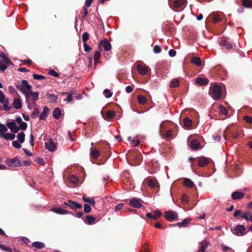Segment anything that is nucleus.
Masks as SVG:
<instances>
[{
  "label": "nucleus",
  "mask_w": 252,
  "mask_h": 252,
  "mask_svg": "<svg viewBox=\"0 0 252 252\" xmlns=\"http://www.w3.org/2000/svg\"><path fill=\"white\" fill-rule=\"evenodd\" d=\"M0 58H1L3 59V61L7 63V64H13V63H12V62L10 61V60L4 54V53L2 52H0Z\"/></svg>",
  "instance_id": "58836bf2"
},
{
  "label": "nucleus",
  "mask_w": 252,
  "mask_h": 252,
  "mask_svg": "<svg viewBox=\"0 0 252 252\" xmlns=\"http://www.w3.org/2000/svg\"><path fill=\"white\" fill-rule=\"evenodd\" d=\"M20 240L24 244L26 245H28V244L31 242L28 238L25 237H21Z\"/></svg>",
  "instance_id": "69168bd1"
},
{
  "label": "nucleus",
  "mask_w": 252,
  "mask_h": 252,
  "mask_svg": "<svg viewBox=\"0 0 252 252\" xmlns=\"http://www.w3.org/2000/svg\"><path fill=\"white\" fill-rule=\"evenodd\" d=\"M130 158L132 159H136V164H140V163L141 162V160H142V157H141V155L136 154V153L132 154L131 155Z\"/></svg>",
  "instance_id": "c85d7f7f"
},
{
  "label": "nucleus",
  "mask_w": 252,
  "mask_h": 252,
  "mask_svg": "<svg viewBox=\"0 0 252 252\" xmlns=\"http://www.w3.org/2000/svg\"><path fill=\"white\" fill-rule=\"evenodd\" d=\"M13 106L16 109H20L22 107V103L19 98H14L13 102Z\"/></svg>",
  "instance_id": "393cba45"
},
{
  "label": "nucleus",
  "mask_w": 252,
  "mask_h": 252,
  "mask_svg": "<svg viewBox=\"0 0 252 252\" xmlns=\"http://www.w3.org/2000/svg\"><path fill=\"white\" fill-rule=\"evenodd\" d=\"M184 185L189 188H192L194 186L193 182L188 178H185L184 181Z\"/></svg>",
  "instance_id": "a19ab883"
},
{
  "label": "nucleus",
  "mask_w": 252,
  "mask_h": 252,
  "mask_svg": "<svg viewBox=\"0 0 252 252\" xmlns=\"http://www.w3.org/2000/svg\"><path fill=\"white\" fill-rule=\"evenodd\" d=\"M83 200L88 203H89L93 206L95 205V201L93 198H87L86 195H83L82 197Z\"/></svg>",
  "instance_id": "f704fd0d"
},
{
  "label": "nucleus",
  "mask_w": 252,
  "mask_h": 252,
  "mask_svg": "<svg viewBox=\"0 0 252 252\" xmlns=\"http://www.w3.org/2000/svg\"><path fill=\"white\" fill-rule=\"evenodd\" d=\"M39 114V110L37 108H35L31 114V117L32 118L35 119L38 116V115Z\"/></svg>",
  "instance_id": "3c124183"
},
{
  "label": "nucleus",
  "mask_w": 252,
  "mask_h": 252,
  "mask_svg": "<svg viewBox=\"0 0 252 252\" xmlns=\"http://www.w3.org/2000/svg\"><path fill=\"white\" fill-rule=\"evenodd\" d=\"M242 218L244 219L252 222V214L250 211H246L242 215Z\"/></svg>",
  "instance_id": "a878e982"
},
{
  "label": "nucleus",
  "mask_w": 252,
  "mask_h": 252,
  "mask_svg": "<svg viewBox=\"0 0 252 252\" xmlns=\"http://www.w3.org/2000/svg\"><path fill=\"white\" fill-rule=\"evenodd\" d=\"M16 88L22 92L26 98V103H28L29 93L32 91V87L28 83L26 80L22 81V85L20 84H15Z\"/></svg>",
  "instance_id": "f257e3e1"
},
{
  "label": "nucleus",
  "mask_w": 252,
  "mask_h": 252,
  "mask_svg": "<svg viewBox=\"0 0 252 252\" xmlns=\"http://www.w3.org/2000/svg\"><path fill=\"white\" fill-rule=\"evenodd\" d=\"M164 217L169 221L177 220H178V214L175 211H167L164 213Z\"/></svg>",
  "instance_id": "6e6552de"
},
{
  "label": "nucleus",
  "mask_w": 252,
  "mask_h": 252,
  "mask_svg": "<svg viewBox=\"0 0 252 252\" xmlns=\"http://www.w3.org/2000/svg\"><path fill=\"white\" fill-rule=\"evenodd\" d=\"M184 126L186 127H190L192 125V121L189 118H185L183 120Z\"/></svg>",
  "instance_id": "c03bdc74"
},
{
  "label": "nucleus",
  "mask_w": 252,
  "mask_h": 252,
  "mask_svg": "<svg viewBox=\"0 0 252 252\" xmlns=\"http://www.w3.org/2000/svg\"><path fill=\"white\" fill-rule=\"evenodd\" d=\"M66 206L69 207L70 209L76 211L77 209H81L82 208V205L81 204L71 200H68L67 202H64L62 206L64 208H66Z\"/></svg>",
  "instance_id": "39448f33"
},
{
  "label": "nucleus",
  "mask_w": 252,
  "mask_h": 252,
  "mask_svg": "<svg viewBox=\"0 0 252 252\" xmlns=\"http://www.w3.org/2000/svg\"><path fill=\"white\" fill-rule=\"evenodd\" d=\"M213 22L214 23H217L221 21V19L217 14H214L212 17Z\"/></svg>",
  "instance_id": "49530a36"
},
{
  "label": "nucleus",
  "mask_w": 252,
  "mask_h": 252,
  "mask_svg": "<svg viewBox=\"0 0 252 252\" xmlns=\"http://www.w3.org/2000/svg\"><path fill=\"white\" fill-rule=\"evenodd\" d=\"M8 66L6 65L1 60H0V70L2 72L5 70Z\"/></svg>",
  "instance_id": "5fc2aeb1"
},
{
  "label": "nucleus",
  "mask_w": 252,
  "mask_h": 252,
  "mask_svg": "<svg viewBox=\"0 0 252 252\" xmlns=\"http://www.w3.org/2000/svg\"><path fill=\"white\" fill-rule=\"evenodd\" d=\"M220 111L221 114L226 116L228 114L227 110L225 107L222 106H220Z\"/></svg>",
  "instance_id": "603ef678"
},
{
  "label": "nucleus",
  "mask_w": 252,
  "mask_h": 252,
  "mask_svg": "<svg viewBox=\"0 0 252 252\" xmlns=\"http://www.w3.org/2000/svg\"><path fill=\"white\" fill-rule=\"evenodd\" d=\"M96 220L95 217L91 215H88L86 216L85 219H83L84 222L88 225H91L95 223Z\"/></svg>",
  "instance_id": "6ab92c4d"
},
{
  "label": "nucleus",
  "mask_w": 252,
  "mask_h": 252,
  "mask_svg": "<svg viewBox=\"0 0 252 252\" xmlns=\"http://www.w3.org/2000/svg\"><path fill=\"white\" fill-rule=\"evenodd\" d=\"M244 119L246 122L250 124H252V117L249 116H245L244 117Z\"/></svg>",
  "instance_id": "774afa93"
},
{
  "label": "nucleus",
  "mask_w": 252,
  "mask_h": 252,
  "mask_svg": "<svg viewBox=\"0 0 252 252\" xmlns=\"http://www.w3.org/2000/svg\"><path fill=\"white\" fill-rule=\"evenodd\" d=\"M161 51V48L158 45H156L154 48V52L156 54L160 53Z\"/></svg>",
  "instance_id": "338daca9"
},
{
  "label": "nucleus",
  "mask_w": 252,
  "mask_h": 252,
  "mask_svg": "<svg viewBox=\"0 0 252 252\" xmlns=\"http://www.w3.org/2000/svg\"><path fill=\"white\" fill-rule=\"evenodd\" d=\"M245 194L242 192L236 191L233 192L231 194V197L234 200H240L244 197Z\"/></svg>",
  "instance_id": "a211bd4d"
},
{
  "label": "nucleus",
  "mask_w": 252,
  "mask_h": 252,
  "mask_svg": "<svg viewBox=\"0 0 252 252\" xmlns=\"http://www.w3.org/2000/svg\"><path fill=\"white\" fill-rule=\"evenodd\" d=\"M6 126L10 129L11 132L16 133L19 131V129H21L23 131L25 130L27 128L28 125L26 123L22 122L19 124V126H16L15 122H11L7 123Z\"/></svg>",
  "instance_id": "f03ea898"
},
{
  "label": "nucleus",
  "mask_w": 252,
  "mask_h": 252,
  "mask_svg": "<svg viewBox=\"0 0 252 252\" xmlns=\"http://www.w3.org/2000/svg\"><path fill=\"white\" fill-rule=\"evenodd\" d=\"M17 137L19 142L21 143H23L25 141V134L23 132H21L18 134Z\"/></svg>",
  "instance_id": "37998d69"
},
{
  "label": "nucleus",
  "mask_w": 252,
  "mask_h": 252,
  "mask_svg": "<svg viewBox=\"0 0 252 252\" xmlns=\"http://www.w3.org/2000/svg\"><path fill=\"white\" fill-rule=\"evenodd\" d=\"M210 93L214 100H219L221 98L222 89L219 85H215L211 88Z\"/></svg>",
  "instance_id": "7ed1b4c3"
},
{
  "label": "nucleus",
  "mask_w": 252,
  "mask_h": 252,
  "mask_svg": "<svg viewBox=\"0 0 252 252\" xmlns=\"http://www.w3.org/2000/svg\"><path fill=\"white\" fill-rule=\"evenodd\" d=\"M190 221V219L187 218V219H185V220H184L181 222H178L176 224H170L169 226L171 227L175 226H178L179 227H186L189 223Z\"/></svg>",
  "instance_id": "f3484780"
},
{
  "label": "nucleus",
  "mask_w": 252,
  "mask_h": 252,
  "mask_svg": "<svg viewBox=\"0 0 252 252\" xmlns=\"http://www.w3.org/2000/svg\"><path fill=\"white\" fill-rule=\"evenodd\" d=\"M148 186L152 189L158 188L159 184L158 181L154 178H150L148 179Z\"/></svg>",
  "instance_id": "2eb2a0df"
},
{
  "label": "nucleus",
  "mask_w": 252,
  "mask_h": 252,
  "mask_svg": "<svg viewBox=\"0 0 252 252\" xmlns=\"http://www.w3.org/2000/svg\"><path fill=\"white\" fill-rule=\"evenodd\" d=\"M99 47L100 49V46H102L106 51H109L111 50L112 48L111 44L110 42L107 39L104 38V39L101 40L99 43Z\"/></svg>",
  "instance_id": "1a4fd4ad"
},
{
  "label": "nucleus",
  "mask_w": 252,
  "mask_h": 252,
  "mask_svg": "<svg viewBox=\"0 0 252 252\" xmlns=\"http://www.w3.org/2000/svg\"><path fill=\"white\" fill-rule=\"evenodd\" d=\"M181 200L182 202L187 203L189 202V197L186 194H184L181 197Z\"/></svg>",
  "instance_id": "e2e57ef3"
},
{
  "label": "nucleus",
  "mask_w": 252,
  "mask_h": 252,
  "mask_svg": "<svg viewBox=\"0 0 252 252\" xmlns=\"http://www.w3.org/2000/svg\"><path fill=\"white\" fill-rule=\"evenodd\" d=\"M90 37V34L87 32H85L82 35V40L83 43H87V41L89 40Z\"/></svg>",
  "instance_id": "de8ad7c7"
},
{
  "label": "nucleus",
  "mask_w": 252,
  "mask_h": 252,
  "mask_svg": "<svg viewBox=\"0 0 252 252\" xmlns=\"http://www.w3.org/2000/svg\"><path fill=\"white\" fill-rule=\"evenodd\" d=\"M100 57V52L99 51H96L94 52V64L96 65V64L100 62L99 58Z\"/></svg>",
  "instance_id": "7c9ffc66"
},
{
  "label": "nucleus",
  "mask_w": 252,
  "mask_h": 252,
  "mask_svg": "<svg viewBox=\"0 0 252 252\" xmlns=\"http://www.w3.org/2000/svg\"><path fill=\"white\" fill-rule=\"evenodd\" d=\"M61 114V109L59 108H56L53 112V116L56 119H59Z\"/></svg>",
  "instance_id": "473e14b6"
},
{
  "label": "nucleus",
  "mask_w": 252,
  "mask_h": 252,
  "mask_svg": "<svg viewBox=\"0 0 252 252\" xmlns=\"http://www.w3.org/2000/svg\"><path fill=\"white\" fill-rule=\"evenodd\" d=\"M83 10L84 12L82 15V19L84 20L86 18V17L88 14V12L87 8L85 6L83 7Z\"/></svg>",
  "instance_id": "4d7b16f0"
},
{
  "label": "nucleus",
  "mask_w": 252,
  "mask_h": 252,
  "mask_svg": "<svg viewBox=\"0 0 252 252\" xmlns=\"http://www.w3.org/2000/svg\"><path fill=\"white\" fill-rule=\"evenodd\" d=\"M209 163V160L207 158L200 157L198 158V165L200 167H204L207 165Z\"/></svg>",
  "instance_id": "aec40b11"
},
{
  "label": "nucleus",
  "mask_w": 252,
  "mask_h": 252,
  "mask_svg": "<svg viewBox=\"0 0 252 252\" xmlns=\"http://www.w3.org/2000/svg\"><path fill=\"white\" fill-rule=\"evenodd\" d=\"M38 96H39V93L37 92H32V91L29 93V97H28V103H27L29 108H30V109H31V108L30 107V103H29V100H30V97H32L31 99L32 100L36 101L38 99Z\"/></svg>",
  "instance_id": "f8f14e48"
},
{
  "label": "nucleus",
  "mask_w": 252,
  "mask_h": 252,
  "mask_svg": "<svg viewBox=\"0 0 252 252\" xmlns=\"http://www.w3.org/2000/svg\"><path fill=\"white\" fill-rule=\"evenodd\" d=\"M103 94L105 95L106 98H109L112 95V93L108 89H105L103 91Z\"/></svg>",
  "instance_id": "864d4df0"
},
{
  "label": "nucleus",
  "mask_w": 252,
  "mask_h": 252,
  "mask_svg": "<svg viewBox=\"0 0 252 252\" xmlns=\"http://www.w3.org/2000/svg\"><path fill=\"white\" fill-rule=\"evenodd\" d=\"M68 179L69 181L73 185L77 184L79 182L78 178L73 175H69Z\"/></svg>",
  "instance_id": "2f4dec72"
},
{
  "label": "nucleus",
  "mask_w": 252,
  "mask_h": 252,
  "mask_svg": "<svg viewBox=\"0 0 252 252\" xmlns=\"http://www.w3.org/2000/svg\"><path fill=\"white\" fill-rule=\"evenodd\" d=\"M161 215V212L159 210L155 211L153 214L151 213L146 214V217L147 218L154 220H157L158 218L160 217Z\"/></svg>",
  "instance_id": "ddd939ff"
},
{
  "label": "nucleus",
  "mask_w": 252,
  "mask_h": 252,
  "mask_svg": "<svg viewBox=\"0 0 252 252\" xmlns=\"http://www.w3.org/2000/svg\"><path fill=\"white\" fill-rule=\"evenodd\" d=\"M49 111V109L48 108V107L45 106L43 108V110L42 113L39 116L40 120H45L48 114Z\"/></svg>",
  "instance_id": "4be33fe9"
},
{
  "label": "nucleus",
  "mask_w": 252,
  "mask_h": 252,
  "mask_svg": "<svg viewBox=\"0 0 252 252\" xmlns=\"http://www.w3.org/2000/svg\"><path fill=\"white\" fill-rule=\"evenodd\" d=\"M200 245V246L197 252H204L208 246V243L206 242H202Z\"/></svg>",
  "instance_id": "79ce46f5"
},
{
  "label": "nucleus",
  "mask_w": 252,
  "mask_h": 252,
  "mask_svg": "<svg viewBox=\"0 0 252 252\" xmlns=\"http://www.w3.org/2000/svg\"><path fill=\"white\" fill-rule=\"evenodd\" d=\"M74 91H71L70 93H68L67 92H63L62 93V95H67V97L66 99H64V101H66L68 103H70L72 100V95L73 94Z\"/></svg>",
  "instance_id": "cd10ccee"
},
{
  "label": "nucleus",
  "mask_w": 252,
  "mask_h": 252,
  "mask_svg": "<svg viewBox=\"0 0 252 252\" xmlns=\"http://www.w3.org/2000/svg\"><path fill=\"white\" fill-rule=\"evenodd\" d=\"M141 201L140 198H133L129 201V204L132 207L140 208L142 206Z\"/></svg>",
  "instance_id": "9b49d317"
},
{
  "label": "nucleus",
  "mask_w": 252,
  "mask_h": 252,
  "mask_svg": "<svg viewBox=\"0 0 252 252\" xmlns=\"http://www.w3.org/2000/svg\"><path fill=\"white\" fill-rule=\"evenodd\" d=\"M190 147L193 150H197L200 148L199 142L197 140H193L190 142Z\"/></svg>",
  "instance_id": "5701e85b"
},
{
  "label": "nucleus",
  "mask_w": 252,
  "mask_h": 252,
  "mask_svg": "<svg viewBox=\"0 0 252 252\" xmlns=\"http://www.w3.org/2000/svg\"><path fill=\"white\" fill-rule=\"evenodd\" d=\"M48 73L50 75L53 76L55 77H59L60 76L59 73H58L57 72H56L55 70H54L53 69H50Z\"/></svg>",
  "instance_id": "6e6d98bb"
},
{
  "label": "nucleus",
  "mask_w": 252,
  "mask_h": 252,
  "mask_svg": "<svg viewBox=\"0 0 252 252\" xmlns=\"http://www.w3.org/2000/svg\"><path fill=\"white\" fill-rule=\"evenodd\" d=\"M220 45H221V46L225 47L226 49L228 50H230L232 48V45L228 41L225 40L221 41Z\"/></svg>",
  "instance_id": "72a5a7b5"
},
{
  "label": "nucleus",
  "mask_w": 252,
  "mask_h": 252,
  "mask_svg": "<svg viewBox=\"0 0 252 252\" xmlns=\"http://www.w3.org/2000/svg\"><path fill=\"white\" fill-rule=\"evenodd\" d=\"M115 115V112L114 110H109L106 114V116L108 119H111L113 118Z\"/></svg>",
  "instance_id": "09e8293b"
},
{
  "label": "nucleus",
  "mask_w": 252,
  "mask_h": 252,
  "mask_svg": "<svg viewBox=\"0 0 252 252\" xmlns=\"http://www.w3.org/2000/svg\"><path fill=\"white\" fill-rule=\"evenodd\" d=\"M196 83L199 86L206 85L208 84L209 80L208 79L202 77H197L195 80Z\"/></svg>",
  "instance_id": "412c9836"
},
{
  "label": "nucleus",
  "mask_w": 252,
  "mask_h": 252,
  "mask_svg": "<svg viewBox=\"0 0 252 252\" xmlns=\"http://www.w3.org/2000/svg\"><path fill=\"white\" fill-rule=\"evenodd\" d=\"M33 77L34 79L38 80L44 79L45 78V77L44 76L36 74H33Z\"/></svg>",
  "instance_id": "052dcab7"
},
{
  "label": "nucleus",
  "mask_w": 252,
  "mask_h": 252,
  "mask_svg": "<svg viewBox=\"0 0 252 252\" xmlns=\"http://www.w3.org/2000/svg\"><path fill=\"white\" fill-rule=\"evenodd\" d=\"M231 232L235 235L241 236L247 234L246 228L244 225L238 224L234 229L231 228Z\"/></svg>",
  "instance_id": "423d86ee"
},
{
  "label": "nucleus",
  "mask_w": 252,
  "mask_h": 252,
  "mask_svg": "<svg viewBox=\"0 0 252 252\" xmlns=\"http://www.w3.org/2000/svg\"><path fill=\"white\" fill-rule=\"evenodd\" d=\"M146 101L147 99L144 96L141 94L138 95V102L139 104H144Z\"/></svg>",
  "instance_id": "a18cd8bd"
},
{
  "label": "nucleus",
  "mask_w": 252,
  "mask_h": 252,
  "mask_svg": "<svg viewBox=\"0 0 252 252\" xmlns=\"http://www.w3.org/2000/svg\"><path fill=\"white\" fill-rule=\"evenodd\" d=\"M242 4L246 8H252V0H243Z\"/></svg>",
  "instance_id": "e433bc0d"
},
{
  "label": "nucleus",
  "mask_w": 252,
  "mask_h": 252,
  "mask_svg": "<svg viewBox=\"0 0 252 252\" xmlns=\"http://www.w3.org/2000/svg\"><path fill=\"white\" fill-rule=\"evenodd\" d=\"M7 128L6 126L4 124H2V125L0 126V134H3V133L7 131Z\"/></svg>",
  "instance_id": "0e129e2a"
},
{
  "label": "nucleus",
  "mask_w": 252,
  "mask_h": 252,
  "mask_svg": "<svg viewBox=\"0 0 252 252\" xmlns=\"http://www.w3.org/2000/svg\"><path fill=\"white\" fill-rule=\"evenodd\" d=\"M190 62L197 66H200L202 63L200 58L195 56L191 58Z\"/></svg>",
  "instance_id": "b1692460"
},
{
  "label": "nucleus",
  "mask_w": 252,
  "mask_h": 252,
  "mask_svg": "<svg viewBox=\"0 0 252 252\" xmlns=\"http://www.w3.org/2000/svg\"><path fill=\"white\" fill-rule=\"evenodd\" d=\"M32 247L38 248L39 249H42L45 247V244L43 243L40 242H34L32 243Z\"/></svg>",
  "instance_id": "c9c22d12"
},
{
  "label": "nucleus",
  "mask_w": 252,
  "mask_h": 252,
  "mask_svg": "<svg viewBox=\"0 0 252 252\" xmlns=\"http://www.w3.org/2000/svg\"><path fill=\"white\" fill-rule=\"evenodd\" d=\"M91 206L88 204H85L84 205V212L86 213H88L91 211Z\"/></svg>",
  "instance_id": "bf43d9fd"
},
{
  "label": "nucleus",
  "mask_w": 252,
  "mask_h": 252,
  "mask_svg": "<svg viewBox=\"0 0 252 252\" xmlns=\"http://www.w3.org/2000/svg\"><path fill=\"white\" fill-rule=\"evenodd\" d=\"M149 244L148 243H146L140 250V252H150V249L148 248Z\"/></svg>",
  "instance_id": "8fccbe9b"
},
{
  "label": "nucleus",
  "mask_w": 252,
  "mask_h": 252,
  "mask_svg": "<svg viewBox=\"0 0 252 252\" xmlns=\"http://www.w3.org/2000/svg\"><path fill=\"white\" fill-rule=\"evenodd\" d=\"M51 210L60 215H64V214H71V212L69 211L66 210L64 209H62L61 208H57L54 207L51 209Z\"/></svg>",
  "instance_id": "dca6fc26"
},
{
  "label": "nucleus",
  "mask_w": 252,
  "mask_h": 252,
  "mask_svg": "<svg viewBox=\"0 0 252 252\" xmlns=\"http://www.w3.org/2000/svg\"><path fill=\"white\" fill-rule=\"evenodd\" d=\"M46 95L48 97L50 102L54 103L57 101L58 96L56 95L52 94H47Z\"/></svg>",
  "instance_id": "4c0bfd02"
},
{
  "label": "nucleus",
  "mask_w": 252,
  "mask_h": 252,
  "mask_svg": "<svg viewBox=\"0 0 252 252\" xmlns=\"http://www.w3.org/2000/svg\"><path fill=\"white\" fill-rule=\"evenodd\" d=\"M12 144V146L17 149H20L21 148V145L17 141H13Z\"/></svg>",
  "instance_id": "680f3d73"
},
{
  "label": "nucleus",
  "mask_w": 252,
  "mask_h": 252,
  "mask_svg": "<svg viewBox=\"0 0 252 252\" xmlns=\"http://www.w3.org/2000/svg\"><path fill=\"white\" fill-rule=\"evenodd\" d=\"M0 136L2 137L6 140H13L15 137V135L14 133H4L0 134Z\"/></svg>",
  "instance_id": "bb28decb"
},
{
  "label": "nucleus",
  "mask_w": 252,
  "mask_h": 252,
  "mask_svg": "<svg viewBox=\"0 0 252 252\" xmlns=\"http://www.w3.org/2000/svg\"><path fill=\"white\" fill-rule=\"evenodd\" d=\"M0 249L7 252H12L11 249L7 246L0 244Z\"/></svg>",
  "instance_id": "13d9d810"
},
{
  "label": "nucleus",
  "mask_w": 252,
  "mask_h": 252,
  "mask_svg": "<svg viewBox=\"0 0 252 252\" xmlns=\"http://www.w3.org/2000/svg\"><path fill=\"white\" fill-rule=\"evenodd\" d=\"M5 163L8 166L12 167H17L21 166V161L17 157L6 159Z\"/></svg>",
  "instance_id": "0eeeda50"
},
{
  "label": "nucleus",
  "mask_w": 252,
  "mask_h": 252,
  "mask_svg": "<svg viewBox=\"0 0 252 252\" xmlns=\"http://www.w3.org/2000/svg\"><path fill=\"white\" fill-rule=\"evenodd\" d=\"M136 68L139 73L142 75H146L149 69L148 66H144L140 64H138Z\"/></svg>",
  "instance_id": "4468645a"
},
{
  "label": "nucleus",
  "mask_w": 252,
  "mask_h": 252,
  "mask_svg": "<svg viewBox=\"0 0 252 252\" xmlns=\"http://www.w3.org/2000/svg\"><path fill=\"white\" fill-rule=\"evenodd\" d=\"M179 86V80L178 79H172L169 84L170 87L176 88Z\"/></svg>",
  "instance_id": "ea45409f"
},
{
  "label": "nucleus",
  "mask_w": 252,
  "mask_h": 252,
  "mask_svg": "<svg viewBox=\"0 0 252 252\" xmlns=\"http://www.w3.org/2000/svg\"><path fill=\"white\" fill-rule=\"evenodd\" d=\"M45 147L47 149L51 152H53L57 149V146L51 138L45 143Z\"/></svg>",
  "instance_id": "9d476101"
},
{
  "label": "nucleus",
  "mask_w": 252,
  "mask_h": 252,
  "mask_svg": "<svg viewBox=\"0 0 252 252\" xmlns=\"http://www.w3.org/2000/svg\"><path fill=\"white\" fill-rule=\"evenodd\" d=\"M100 155V152L96 149H93L91 150L90 156L91 158H97Z\"/></svg>",
  "instance_id": "c756f323"
},
{
  "label": "nucleus",
  "mask_w": 252,
  "mask_h": 252,
  "mask_svg": "<svg viewBox=\"0 0 252 252\" xmlns=\"http://www.w3.org/2000/svg\"><path fill=\"white\" fill-rule=\"evenodd\" d=\"M186 5V2L185 0H175L173 5H170V6L176 11H181L185 8Z\"/></svg>",
  "instance_id": "20e7f679"
}]
</instances>
